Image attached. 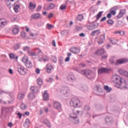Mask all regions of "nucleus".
I'll return each instance as SVG.
<instances>
[{
  "label": "nucleus",
  "mask_w": 128,
  "mask_h": 128,
  "mask_svg": "<svg viewBox=\"0 0 128 128\" xmlns=\"http://www.w3.org/2000/svg\"><path fill=\"white\" fill-rule=\"evenodd\" d=\"M112 80L113 82H116V86L118 88H128V82H126V80L120 76L117 75L114 76Z\"/></svg>",
  "instance_id": "nucleus-1"
},
{
  "label": "nucleus",
  "mask_w": 128,
  "mask_h": 128,
  "mask_svg": "<svg viewBox=\"0 0 128 128\" xmlns=\"http://www.w3.org/2000/svg\"><path fill=\"white\" fill-rule=\"evenodd\" d=\"M75 70L76 72H78L81 74H83L85 78H89L90 80L92 78H94L96 76V72H92L91 70H79L78 68H76Z\"/></svg>",
  "instance_id": "nucleus-2"
},
{
  "label": "nucleus",
  "mask_w": 128,
  "mask_h": 128,
  "mask_svg": "<svg viewBox=\"0 0 128 128\" xmlns=\"http://www.w3.org/2000/svg\"><path fill=\"white\" fill-rule=\"evenodd\" d=\"M4 92L2 90H0V102L2 104H14V97H12L10 96V98H8L9 100L7 101H4L2 98H4Z\"/></svg>",
  "instance_id": "nucleus-3"
},
{
  "label": "nucleus",
  "mask_w": 128,
  "mask_h": 128,
  "mask_svg": "<svg viewBox=\"0 0 128 128\" xmlns=\"http://www.w3.org/2000/svg\"><path fill=\"white\" fill-rule=\"evenodd\" d=\"M70 104L71 106H74V108H80L82 106V102H80V100L77 98H73L72 99Z\"/></svg>",
  "instance_id": "nucleus-4"
},
{
  "label": "nucleus",
  "mask_w": 128,
  "mask_h": 128,
  "mask_svg": "<svg viewBox=\"0 0 128 128\" xmlns=\"http://www.w3.org/2000/svg\"><path fill=\"white\" fill-rule=\"evenodd\" d=\"M22 62L24 64L27 68H32V62L28 60V58L26 56L23 57Z\"/></svg>",
  "instance_id": "nucleus-5"
},
{
  "label": "nucleus",
  "mask_w": 128,
  "mask_h": 128,
  "mask_svg": "<svg viewBox=\"0 0 128 128\" xmlns=\"http://www.w3.org/2000/svg\"><path fill=\"white\" fill-rule=\"evenodd\" d=\"M110 62L111 64H115V66H118V64H126L128 62V60L126 58L118 60L116 63H114V62L112 60H110Z\"/></svg>",
  "instance_id": "nucleus-6"
},
{
  "label": "nucleus",
  "mask_w": 128,
  "mask_h": 128,
  "mask_svg": "<svg viewBox=\"0 0 128 128\" xmlns=\"http://www.w3.org/2000/svg\"><path fill=\"white\" fill-rule=\"evenodd\" d=\"M17 68L18 72L20 74H22V76H24L26 74V69L24 67V66L22 65H18L17 66Z\"/></svg>",
  "instance_id": "nucleus-7"
},
{
  "label": "nucleus",
  "mask_w": 128,
  "mask_h": 128,
  "mask_svg": "<svg viewBox=\"0 0 128 128\" xmlns=\"http://www.w3.org/2000/svg\"><path fill=\"white\" fill-rule=\"evenodd\" d=\"M60 92L62 94H68L70 93V90L68 86H62L60 89Z\"/></svg>",
  "instance_id": "nucleus-8"
},
{
  "label": "nucleus",
  "mask_w": 128,
  "mask_h": 128,
  "mask_svg": "<svg viewBox=\"0 0 128 128\" xmlns=\"http://www.w3.org/2000/svg\"><path fill=\"white\" fill-rule=\"evenodd\" d=\"M99 24H98V23L94 22L90 24L89 25H88L86 26V28L88 30H94L95 28H96L98 26Z\"/></svg>",
  "instance_id": "nucleus-9"
},
{
  "label": "nucleus",
  "mask_w": 128,
  "mask_h": 128,
  "mask_svg": "<svg viewBox=\"0 0 128 128\" xmlns=\"http://www.w3.org/2000/svg\"><path fill=\"white\" fill-rule=\"evenodd\" d=\"M108 68H100L98 69V74H107L108 72Z\"/></svg>",
  "instance_id": "nucleus-10"
},
{
  "label": "nucleus",
  "mask_w": 128,
  "mask_h": 128,
  "mask_svg": "<svg viewBox=\"0 0 128 128\" xmlns=\"http://www.w3.org/2000/svg\"><path fill=\"white\" fill-rule=\"evenodd\" d=\"M70 50L71 52L74 54H75L80 52V50L77 47H72L70 49Z\"/></svg>",
  "instance_id": "nucleus-11"
},
{
  "label": "nucleus",
  "mask_w": 128,
  "mask_h": 128,
  "mask_svg": "<svg viewBox=\"0 0 128 128\" xmlns=\"http://www.w3.org/2000/svg\"><path fill=\"white\" fill-rule=\"evenodd\" d=\"M80 112L78 110L76 111L75 110H73V114H71L70 116V120H73L74 118H76L77 116L76 114H80Z\"/></svg>",
  "instance_id": "nucleus-12"
},
{
  "label": "nucleus",
  "mask_w": 128,
  "mask_h": 128,
  "mask_svg": "<svg viewBox=\"0 0 128 128\" xmlns=\"http://www.w3.org/2000/svg\"><path fill=\"white\" fill-rule=\"evenodd\" d=\"M46 72L48 74H50V72H52V70H54V66H52L50 64H48L46 66Z\"/></svg>",
  "instance_id": "nucleus-13"
},
{
  "label": "nucleus",
  "mask_w": 128,
  "mask_h": 128,
  "mask_svg": "<svg viewBox=\"0 0 128 128\" xmlns=\"http://www.w3.org/2000/svg\"><path fill=\"white\" fill-rule=\"evenodd\" d=\"M53 106L56 110H60L62 108V104L58 102H54L53 104Z\"/></svg>",
  "instance_id": "nucleus-14"
},
{
  "label": "nucleus",
  "mask_w": 128,
  "mask_h": 128,
  "mask_svg": "<svg viewBox=\"0 0 128 128\" xmlns=\"http://www.w3.org/2000/svg\"><path fill=\"white\" fill-rule=\"evenodd\" d=\"M26 96V94L22 92H20L17 96V99L18 100H24V96Z\"/></svg>",
  "instance_id": "nucleus-15"
},
{
  "label": "nucleus",
  "mask_w": 128,
  "mask_h": 128,
  "mask_svg": "<svg viewBox=\"0 0 128 128\" xmlns=\"http://www.w3.org/2000/svg\"><path fill=\"white\" fill-rule=\"evenodd\" d=\"M106 38V36L104 34H102L100 37V40L97 42L98 44H104V39Z\"/></svg>",
  "instance_id": "nucleus-16"
},
{
  "label": "nucleus",
  "mask_w": 128,
  "mask_h": 128,
  "mask_svg": "<svg viewBox=\"0 0 128 128\" xmlns=\"http://www.w3.org/2000/svg\"><path fill=\"white\" fill-rule=\"evenodd\" d=\"M118 72L122 76H128V71L124 70V69L120 68L118 70Z\"/></svg>",
  "instance_id": "nucleus-17"
},
{
  "label": "nucleus",
  "mask_w": 128,
  "mask_h": 128,
  "mask_svg": "<svg viewBox=\"0 0 128 128\" xmlns=\"http://www.w3.org/2000/svg\"><path fill=\"white\" fill-rule=\"evenodd\" d=\"M126 10L125 9L122 10L120 12L119 14L118 15V18H122L126 14Z\"/></svg>",
  "instance_id": "nucleus-18"
},
{
  "label": "nucleus",
  "mask_w": 128,
  "mask_h": 128,
  "mask_svg": "<svg viewBox=\"0 0 128 128\" xmlns=\"http://www.w3.org/2000/svg\"><path fill=\"white\" fill-rule=\"evenodd\" d=\"M68 79L70 82H74V80H76V78L74 74H70L68 76Z\"/></svg>",
  "instance_id": "nucleus-19"
},
{
  "label": "nucleus",
  "mask_w": 128,
  "mask_h": 128,
  "mask_svg": "<svg viewBox=\"0 0 128 128\" xmlns=\"http://www.w3.org/2000/svg\"><path fill=\"white\" fill-rule=\"evenodd\" d=\"M5 2H6V4L7 6H10V4H12V3H10V2H16V3L18 2H20V0H5Z\"/></svg>",
  "instance_id": "nucleus-20"
},
{
  "label": "nucleus",
  "mask_w": 128,
  "mask_h": 128,
  "mask_svg": "<svg viewBox=\"0 0 128 128\" xmlns=\"http://www.w3.org/2000/svg\"><path fill=\"white\" fill-rule=\"evenodd\" d=\"M43 100H48V94L46 90H45L43 94Z\"/></svg>",
  "instance_id": "nucleus-21"
},
{
  "label": "nucleus",
  "mask_w": 128,
  "mask_h": 128,
  "mask_svg": "<svg viewBox=\"0 0 128 128\" xmlns=\"http://www.w3.org/2000/svg\"><path fill=\"white\" fill-rule=\"evenodd\" d=\"M36 8V4H34L32 2L29 4V10H34Z\"/></svg>",
  "instance_id": "nucleus-22"
},
{
  "label": "nucleus",
  "mask_w": 128,
  "mask_h": 128,
  "mask_svg": "<svg viewBox=\"0 0 128 128\" xmlns=\"http://www.w3.org/2000/svg\"><path fill=\"white\" fill-rule=\"evenodd\" d=\"M40 18V13L34 14L31 16V18L34 20H36V18Z\"/></svg>",
  "instance_id": "nucleus-23"
},
{
  "label": "nucleus",
  "mask_w": 128,
  "mask_h": 128,
  "mask_svg": "<svg viewBox=\"0 0 128 128\" xmlns=\"http://www.w3.org/2000/svg\"><path fill=\"white\" fill-rule=\"evenodd\" d=\"M10 107H2V112H8L10 110Z\"/></svg>",
  "instance_id": "nucleus-24"
},
{
  "label": "nucleus",
  "mask_w": 128,
  "mask_h": 128,
  "mask_svg": "<svg viewBox=\"0 0 128 128\" xmlns=\"http://www.w3.org/2000/svg\"><path fill=\"white\" fill-rule=\"evenodd\" d=\"M104 54V50L103 48L99 49L96 52V54L98 56H102Z\"/></svg>",
  "instance_id": "nucleus-25"
},
{
  "label": "nucleus",
  "mask_w": 128,
  "mask_h": 128,
  "mask_svg": "<svg viewBox=\"0 0 128 128\" xmlns=\"http://www.w3.org/2000/svg\"><path fill=\"white\" fill-rule=\"evenodd\" d=\"M30 90L34 92V94H36V92H38V88L36 86H33L31 87Z\"/></svg>",
  "instance_id": "nucleus-26"
},
{
  "label": "nucleus",
  "mask_w": 128,
  "mask_h": 128,
  "mask_svg": "<svg viewBox=\"0 0 128 128\" xmlns=\"http://www.w3.org/2000/svg\"><path fill=\"white\" fill-rule=\"evenodd\" d=\"M14 10L15 12H20V4H18L16 5L14 8Z\"/></svg>",
  "instance_id": "nucleus-27"
},
{
  "label": "nucleus",
  "mask_w": 128,
  "mask_h": 128,
  "mask_svg": "<svg viewBox=\"0 0 128 128\" xmlns=\"http://www.w3.org/2000/svg\"><path fill=\"white\" fill-rule=\"evenodd\" d=\"M95 90L98 92H102V88L100 84H98L95 86Z\"/></svg>",
  "instance_id": "nucleus-28"
},
{
  "label": "nucleus",
  "mask_w": 128,
  "mask_h": 128,
  "mask_svg": "<svg viewBox=\"0 0 128 128\" xmlns=\"http://www.w3.org/2000/svg\"><path fill=\"white\" fill-rule=\"evenodd\" d=\"M30 119H26L25 122L24 124V128H28V126H30Z\"/></svg>",
  "instance_id": "nucleus-29"
},
{
  "label": "nucleus",
  "mask_w": 128,
  "mask_h": 128,
  "mask_svg": "<svg viewBox=\"0 0 128 128\" xmlns=\"http://www.w3.org/2000/svg\"><path fill=\"white\" fill-rule=\"evenodd\" d=\"M71 122H72V124H78L80 122V119H78V116L75 117V118L72 119L71 120Z\"/></svg>",
  "instance_id": "nucleus-30"
},
{
  "label": "nucleus",
  "mask_w": 128,
  "mask_h": 128,
  "mask_svg": "<svg viewBox=\"0 0 128 128\" xmlns=\"http://www.w3.org/2000/svg\"><path fill=\"white\" fill-rule=\"evenodd\" d=\"M0 23L1 24V26H4L8 24V20L2 19H0Z\"/></svg>",
  "instance_id": "nucleus-31"
},
{
  "label": "nucleus",
  "mask_w": 128,
  "mask_h": 128,
  "mask_svg": "<svg viewBox=\"0 0 128 128\" xmlns=\"http://www.w3.org/2000/svg\"><path fill=\"white\" fill-rule=\"evenodd\" d=\"M27 54L29 56H36V54L34 52L32 51V49L28 52Z\"/></svg>",
  "instance_id": "nucleus-32"
},
{
  "label": "nucleus",
  "mask_w": 128,
  "mask_h": 128,
  "mask_svg": "<svg viewBox=\"0 0 128 128\" xmlns=\"http://www.w3.org/2000/svg\"><path fill=\"white\" fill-rule=\"evenodd\" d=\"M76 20H78L79 22H82V20H84V16L82 14H78L76 18Z\"/></svg>",
  "instance_id": "nucleus-33"
},
{
  "label": "nucleus",
  "mask_w": 128,
  "mask_h": 128,
  "mask_svg": "<svg viewBox=\"0 0 128 128\" xmlns=\"http://www.w3.org/2000/svg\"><path fill=\"white\" fill-rule=\"evenodd\" d=\"M80 90H82V92H86V90H88V86L82 85L80 86Z\"/></svg>",
  "instance_id": "nucleus-34"
},
{
  "label": "nucleus",
  "mask_w": 128,
  "mask_h": 128,
  "mask_svg": "<svg viewBox=\"0 0 128 128\" xmlns=\"http://www.w3.org/2000/svg\"><path fill=\"white\" fill-rule=\"evenodd\" d=\"M30 50V48L28 46H24L22 48V50H24V52H27V54Z\"/></svg>",
  "instance_id": "nucleus-35"
},
{
  "label": "nucleus",
  "mask_w": 128,
  "mask_h": 128,
  "mask_svg": "<svg viewBox=\"0 0 128 128\" xmlns=\"http://www.w3.org/2000/svg\"><path fill=\"white\" fill-rule=\"evenodd\" d=\"M28 98H29L30 100H34L36 98V96L34 93H30L28 95Z\"/></svg>",
  "instance_id": "nucleus-36"
},
{
  "label": "nucleus",
  "mask_w": 128,
  "mask_h": 128,
  "mask_svg": "<svg viewBox=\"0 0 128 128\" xmlns=\"http://www.w3.org/2000/svg\"><path fill=\"white\" fill-rule=\"evenodd\" d=\"M18 32H20V29L18 28H14L12 29V32L14 34H18Z\"/></svg>",
  "instance_id": "nucleus-37"
},
{
  "label": "nucleus",
  "mask_w": 128,
  "mask_h": 128,
  "mask_svg": "<svg viewBox=\"0 0 128 128\" xmlns=\"http://www.w3.org/2000/svg\"><path fill=\"white\" fill-rule=\"evenodd\" d=\"M104 90L107 92H112V88L108 87V86H104Z\"/></svg>",
  "instance_id": "nucleus-38"
},
{
  "label": "nucleus",
  "mask_w": 128,
  "mask_h": 128,
  "mask_svg": "<svg viewBox=\"0 0 128 128\" xmlns=\"http://www.w3.org/2000/svg\"><path fill=\"white\" fill-rule=\"evenodd\" d=\"M96 32H98V34H100V30H98L93 31V32L91 33L90 36H96Z\"/></svg>",
  "instance_id": "nucleus-39"
},
{
  "label": "nucleus",
  "mask_w": 128,
  "mask_h": 128,
  "mask_svg": "<svg viewBox=\"0 0 128 128\" xmlns=\"http://www.w3.org/2000/svg\"><path fill=\"white\" fill-rule=\"evenodd\" d=\"M42 79L38 78L37 79V84L38 86H42Z\"/></svg>",
  "instance_id": "nucleus-40"
},
{
  "label": "nucleus",
  "mask_w": 128,
  "mask_h": 128,
  "mask_svg": "<svg viewBox=\"0 0 128 128\" xmlns=\"http://www.w3.org/2000/svg\"><path fill=\"white\" fill-rule=\"evenodd\" d=\"M20 108L22 110H26V105L24 103H22L20 105Z\"/></svg>",
  "instance_id": "nucleus-41"
},
{
  "label": "nucleus",
  "mask_w": 128,
  "mask_h": 128,
  "mask_svg": "<svg viewBox=\"0 0 128 128\" xmlns=\"http://www.w3.org/2000/svg\"><path fill=\"white\" fill-rule=\"evenodd\" d=\"M46 28H48V30H50L52 28H54V26H52V24H46Z\"/></svg>",
  "instance_id": "nucleus-42"
},
{
  "label": "nucleus",
  "mask_w": 128,
  "mask_h": 128,
  "mask_svg": "<svg viewBox=\"0 0 128 128\" xmlns=\"http://www.w3.org/2000/svg\"><path fill=\"white\" fill-rule=\"evenodd\" d=\"M102 12H100L98 13L96 16V20H100V18H102Z\"/></svg>",
  "instance_id": "nucleus-43"
},
{
  "label": "nucleus",
  "mask_w": 128,
  "mask_h": 128,
  "mask_svg": "<svg viewBox=\"0 0 128 128\" xmlns=\"http://www.w3.org/2000/svg\"><path fill=\"white\" fill-rule=\"evenodd\" d=\"M90 110V106L86 105L84 106V110H85L86 112H88Z\"/></svg>",
  "instance_id": "nucleus-44"
},
{
  "label": "nucleus",
  "mask_w": 128,
  "mask_h": 128,
  "mask_svg": "<svg viewBox=\"0 0 128 128\" xmlns=\"http://www.w3.org/2000/svg\"><path fill=\"white\" fill-rule=\"evenodd\" d=\"M107 24H110V26H112V24H114V22L112 19H110L107 20Z\"/></svg>",
  "instance_id": "nucleus-45"
},
{
  "label": "nucleus",
  "mask_w": 128,
  "mask_h": 128,
  "mask_svg": "<svg viewBox=\"0 0 128 128\" xmlns=\"http://www.w3.org/2000/svg\"><path fill=\"white\" fill-rule=\"evenodd\" d=\"M20 48V44H16L14 46V50H18Z\"/></svg>",
  "instance_id": "nucleus-46"
},
{
  "label": "nucleus",
  "mask_w": 128,
  "mask_h": 128,
  "mask_svg": "<svg viewBox=\"0 0 128 128\" xmlns=\"http://www.w3.org/2000/svg\"><path fill=\"white\" fill-rule=\"evenodd\" d=\"M16 114L18 116L19 118V120H20L22 118V113H20L18 112H16Z\"/></svg>",
  "instance_id": "nucleus-47"
},
{
  "label": "nucleus",
  "mask_w": 128,
  "mask_h": 128,
  "mask_svg": "<svg viewBox=\"0 0 128 128\" xmlns=\"http://www.w3.org/2000/svg\"><path fill=\"white\" fill-rule=\"evenodd\" d=\"M44 124L48 126V128H50V122H48V120H46V121L44 122Z\"/></svg>",
  "instance_id": "nucleus-48"
},
{
  "label": "nucleus",
  "mask_w": 128,
  "mask_h": 128,
  "mask_svg": "<svg viewBox=\"0 0 128 128\" xmlns=\"http://www.w3.org/2000/svg\"><path fill=\"white\" fill-rule=\"evenodd\" d=\"M51 60L52 62L56 64V57L52 56L51 58Z\"/></svg>",
  "instance_id": "nucleus-49"
},
{
  "label": "nucleus",
  "mask_w": 128,
  "mask_h": 128,
  "mask_svg": "<svg viewBox=\"0 0 128 128\" xmlns=\"http://www.w3.org/2000/svg\"><path fill=\"white\" fill-rule=\"evenodd\" d=\"M54 6H55L54 4H50L48 6V8H50V10H54Z\"/></svg>",
  "instance_id": "nucleus-50"
},
{
  "label": "nucleus",
  "mask_w": 128,
  "mask_h": 128,
  "mask_svg": "<svg viewBox=\"0 0 128 128\" xmlns=\"http://www.w3.org/2000/svg\"><path fill=\"white\" fill-rule=\"evenodd\" d=\"M75 30L76 32H80V30H82V28L81 26H77L76 27Z\"/></svg>",
  "instance_id": "nucleus-51"
},
{
  "label": "nucleus",
  "mask_w": 128,
  "mask_h": 128,
  "mask_svg": "<svg viewBox=\"0 0 128 128\" xmlns=\"http://www.w3.org/2000/svg\"><path fill=\"white\" fill-rule=\"evenodd\" d=\"M54 78H50L49 80H46L47 82H54Z\"/></svg>",
  "instance_id": "nucleus-52"
},
{
  "label": "nucleus",
  "mask_w": 128,
  "mask_h": 128,
  "mask_svg": "<svg viewBox=\"0 0 128 128\" xmlns=\"http://www.w3.org/2000/svg\"><path fill=\"white\" fill-rule=\"evenodd\" d=\"M42 60H44V62H48V57L47 56H44L42 57Z\"/></svg>",
  "instance_id": "nucleus-53"
},
{
  "label": "nucleus",
  "mask_w": 128,
  "mask_h": 128,
  "mask_svg": "<svg viewBox=\"0 0 128 128\" xmlns=\"http://www.w3.org/2000/svg\"><path fill=\"white\" fill-rule=\"evenodd\" d=\"M66 6L62 4L60 6V10H66Z\"/></svg>",
  "instance_id": "nucleus-54"
},
{
  "label": "nucleus",
  "mask_w": 128,
  "mask_h": 128,
  "mask_svg": "<svg viewBox=\"0 0 128 128\" xmlns=\"http://www.w3.org/2000/svg\"><path fill=\"white\" fill-rule=\"evenodd\" d=\"M118 6H114V7L111 8H110V10L116 12V10H118Z\"/></svg>",
  "instance_id": "nucleus-55"
},
{
  "label": "nucleus",
  "mask_w": 128,
  "mask_h": 128,
  "mask_svg": "<svg viewBox=\"0 0 128 128\" xmlns=\"http://www.w3.org/2000/svg\"><path fill=\"white\" fill-rule=\"evenodd\" d=\"M110 42H111V44H116V40H110Z\"/></svg>",
  "instance_id": "nucleus-56"
},
{
  "label": "nucleus",
  "mask_w": 128,
  "mask_h": 128,
  "mask_svg": "<svg viewBox=\"0 0 128 128\" xmlns=\"http://www.w3.org/2000/svg\"><path fill=\"white\" fill-rule=\"evenodd\" d=\"M106 121L107 122H110V117L108 116L106 118Z\"/></svg>",
  "instance_id": "nucleus-57"
},
{
  "label": "nucleus",
  "mask_w": 128,
  "mask_h": 128,
  "mask_svg": "<svg viewBox=\"0 0 128 128\" xmlns=\"http://www.w3.org/2000/svg\"><path fill=\"white\" fill-rule=\"evenodd\" d=\"M20 36L22 38H26V32H22L20 34Z\"/></svg>",
  "instance_id": "nucleus-58"
},
{
  "label": "nucleus",
  "mask_w": 128,
  "mask_h": 128,
  "mask_svg": "<svg viewBox=\"0 0 128 128\" xmlns=\"http://www.w3.org/2000/svg\"><path fill=\"white\" fill-rule=\"evenodd\" d=\"M110 13L112 16H114L116 14V11L110 10Z\"/></svg>",
  "instance_id": "nucleus-59"
},
{
  "label": "nucleus",
  "mask_w": 128,
  "mask_h": 128,
  "mask_svg": "<svg viewBox=\"0 0 128 128\" xmlns=\"http://www.w3.org/2000/svg\"><path fill=\"white\" fill-rule=\"evenodd\" d=\"M80 68H84L86 66V64H84L83 62L80 63L78 64Z\"/></svg>",
  "instance_id": "nucleus-60"
},
{
  "label": "nucleus",
  "mask_w": 128,
  "mask_h": 128,
  "mask_svg": "<svg viewBox=\"0 0 128 128\" xmlns=\"http://www.w3.org/2000/svg\"><path fill=\"white\" fill-rule=\"evenodd\" d=\"M42 6L40 5L39 6H38V8L36 10V12H40V10H42Z\"/></svg>",
  "instance_id": "nucleus-61"
},
{
  "label": "nucleus",
  "mask_w": 128,
  "mask_h": 128,
  "mask_svg": "<svg viewBox=\"0 0 128 128\" xmlns=\"http://www.w3.org/2000/svg\"><path fill=\"white\" fill-rule=\"evenodd\" d=\"M43 108H44L45 112H46V113L48 112V108L46 107H44Z\"/></svg>",
  "instance_id": "nucleus-62"
},
{
  "label": "nucleus",
  "mask_w": 128,
  "mask_h": 128,
  "mask_svg": "<svg viewBox=\"0 0 128 128\" xmlns=\"http://www.w3.org/2000/svg\"><path fill=\"white\" fill-rule=\"evenodd\" d=\"M9 56L11 60H12L13 58H14V54H10L9 55Z\"/></svg>",
  "instance_id": "nucleus-63"
},
{
  "label": "nucleus",
  "mask_w": 128,
  "mask_h": 128,
  "mask_svg": "<svg viewBox=\"0 0 128 128\" xmlns=\"http://www.w3.org/2000/svg\"><path fill=\"white\" fill-rule=\"evenodd\" d=\"M106 20V17L104 16L100 20V22H104L105 20Z\"/></svg>",
  "instance_id": "nucleus-64"
}]
</instances>
